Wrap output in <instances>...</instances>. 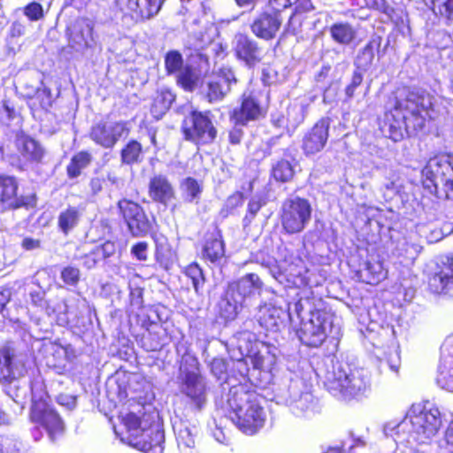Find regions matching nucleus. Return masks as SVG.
I'll list each match as a JSON object with an SVG mask.
<instances>
[{
	"label": "nucleus",
	"mask_w": 453,
	"mask_h": 453,
	"mask_svg": "<svg viewBox=\"0 0 453 453\" xmlns=\"http://www.w3.org/2000/svg\"><path fill=\"white\" fill-rule=\"evenodd\" d=\"M432 96L425 90L404 87L394 93L392 107L384 112L381 132L394 142L416 134L426 125V116L433 110Z\"/></svg>",
	"instance_id": "1"
},
{
	"label": "nucleus",
	"mask_w": 453,
	"mask_h": 453,
	"mask_svg": "<svg viewBox=\"0 0 453 453\" xmlns=\"http://www.w3.org/2000/svg\"><path fill=\"white\" fill-rule=\"evenodd\" d=\"M262 399L251 385L232 386L224 406L226 413L242 433L253 435L264 426L266 419Z\"/></svg>",
	"instance_id": "2"
},
{
	"label": "nucleus",
	"mask_w": 453,
	"mask_h": 453,
	"mask_svg": "<svg viewBox=\"0 0 453 453\" xmlns=\"http://www.w3.org/2000/svg\"><path fill=\"white\" fill-rule=\"evenodd\" d=\"M27 418L34 425L30 429V434L35 441L43 437L41 428L45 430L53 443L65 435V424L46 391L32 392Z\"/></svg>",
	"instance_id": "3"
},
{
	"label": "nucleus",
	"mask_w": 453,
	"mask_h": 453,
	"mask_svg": "<svg viewBox=\"0 0 453 453\" xmlns=\"http://www.w3.org/2000/svg\"><path fill=\"white\" fill-rule=\"evenodd\" d=\"M313 308L310 311V318L300 324L296 334L300 342L310 348H318L326 341L333 327L334 314L327 303L321 298L311 297Z\"/></svg>",
	"instance_id": "4"
},
{
	"label": "nucleus",
	"mask_w": 453,
	"mask_h": 453,
	"mask_svg": "<svg viewBox=\"0 0 453 453\" xmlns=\"http://www.w3.org/2000/svg\"><path fill=\"white\" fill-rule=\"evenodd\" d=\"M269 105V91L263 87L250 86L242 93L240 104L230 111L229 119L234 125L245 127L265 118Z\"/></svg>",
	"instance_id": "5"
},
{
	"label": "nucleus",
	"mask_w": 453,
	"mask_h": 453,
	"mask_svg": "<svg viewBox=\"0 0 453 453\" xmlns=\"http://www.w3.org/2000/svg\"><path fill=\"white\" fill-rule=\"evenodd\" d=\"M325 386L329 393L343 400L362 395L370 387L369 377L363 368L339 367L332 372Z\"/></svg>",
	"instance_id": "6"
},
{
	"label": "nucleus",
	"mask_w": 453,
	"mask_h": 453,
	"mask_svg": "<svg viewBox=\"0 0 453 453\" xmlns=\"http://www.w3.org/2000/svg\"><path fill=\"white\" fill-rule=\"evenodd\" d=\"M421 185L427 195L453 200V178L449 162L434 156L421 170Z\"/></svg>",
	"instance_id": "7"
},
{
	"label": "nucleus",
	"mask_w": 453,
	"mask_h": 453,
	"mask_svg": "<svg viewBox=\"0 0 453 453\" xmlns=\"http://www.w3.org/2000/svg\"><path fill=\"white\" fill-rule=\"evenodd\" d=\"M180 133L183 140L197 150L212 144L218 136V129L211 111H190L181 121Z\"/></svg>",
	"instance_id": "8"
},
{
	"label": "nucleus",
	"mask_w": 453,
	"mask_h": 453,
	"mask_svg": "<svg viewBox=\"0 0 453 453\" xmlns=\"http://www.w3.org/2000/svg\"><path fill=\"white\" fill-rule=\"evenodd\" d=\"M312 208L303 197L296 196L286 199L280 207V222L285 234L302 233L311 219Z\"/></svg>",
	"instance_id": "9"
},
{
	"label": "nucleus",
	"mask_w": 453,
	"mask_h": 453,
	"mask_svg": "<svg viewBox=\"0 0 453 453\" xmlns=\"http://www.w3.org/2000/svg\"><path fill=\"white\" fill-rule=\"evenodd\" d=\"M180 380V390L189 399L190 408L201 411L207 402L208 387L196 358L192 359L190 369L183 370Z\"/></svg>",
	"instance_id": "10"
},
{
	"label": "nucleus",
	"mask_w": 453,
	"mask_h": 453,
	"mask_svg": "<svg viewBox=\"0 0 453 453\" xmlns=\"http://www.w3.org/2000/svg\"><path fill=\"white\" fill-rule=\"evenodd\" d=\"M116 206L119 219L132 236L143 237L152 230V223L140 203L123 197L117 202Z\"/></svg>",
	"instance_id": "11"
},
{
	"label": "nucleus",
	"mask_w": 453,
	"mask_h": 453,
	"mask_svg": "<svg viewBox=\"0 0 453 453\" xmlns=\"http://www.w3.org/2000/svg\"><path fill=\"white\" fill-rule=\"evenodd\" d=\"M17 168L25 171L30 166H37L45 163L47 150L36 138L25 131L19 130L14 136Z\"/></svg>",
	"instance_id": "12"
},
{
	"label": "nucleus",
	"mask_w": 453,
	"mask_h": 453,
	"mask_svg": "<svg viewBox=\"0 0 453 453\" xmlns=\"http://www.w3.org/2000/svg\"><path fill=\"white\" fill-rule=\"evenodd\" d=\"M409 419L411 433L418 443H424L426 440L436 435L441 426V413L436 408L424 407L418 411L412 409Z\"/></svg>",
	"instance_id": "13"
},
{
	"label": "nucleus",
	"mask_w": 453,
	"mask_h": 453,
	"mask_svg": "<svg viewBox=\"0 0 453 453\" xmlns=\"http://www.w3.org/2000/svg\"><path fill=\"white\" fill-rule=\"evenodd\" d=\"M94 22L87 17H78L65 29L66 47L71 50L84 52L95 44Z\"/></svg>",
	"instance_id": "14"
},
{
	"label": "nucleus",
	"mask_w": 453,
	"mask_h": 453,
	"mask_svg": "<svg viewBox=\"0 0 453 453\" xmlns=\"http://www.w3.org/2000/svg\"><path fill=\"white\" fill-rule=\"evenodd\" d=\"M129 133L130 128L127 121H115L111 125L99 121L91 127L89 138L104 149H111L122 137H127Z\"/></svg>",
	"instance_id": "15"
},
{
	"label": "nucleus",
	"mask_w": 453,
	"mask_h": 453,
	"mask_svg": "<svg viewBox=\"0 0 453 453\" xmlns=\"http://www.w3.org/2000/svg\"><path fill=\"white\" fill-rule=\"evenodd\" d=\"M165 433L158 413L144 423L142 431L136 434L135 445L145 453H163Z\"/></svg>",
	"instance_id": "16"
},
{
	"label": "nucleus",
	"mask_w": 453,
	"mask_h": 453,
	"mask_svg": "<svg viewBox=\"0 0 453 453\" xmlns=\"http://www.w3.org/2000/svg\"><path fill=\"white\" fill-rule=\"evenodd\" d=\"M273 355L269 349V344L263 341H248L246 352L236 361V368L243 377H248L250 362L254 370L262 371L265 369L266 361H272Z\"/></svg>",
	"instance_id": "17"
},
{
	"label": "nucleus",
	"mask_w": 453,
	"mask_h": 453,
	"mask_svg": "<svg viewBox=\"0 0 453 453\" xmlns=\"http://www.w3.org/2000/svg\"><path fill=\"white\" fill-rule=\"evenodd\" d=\"M166 0H119L121 12L135 23H142L157 15Z\"/></svg>",
	"instance_id": "18"
},
{
	"label": "nucleus",
	"mask_w": 453,
	"mask_h": 453,
	"mask_svg": "<svg viewBox=\"0 0 453 453\" xmlns=\"http://www.w3.org/2000/svg\"><path fill=\"white\" fill-rule=\"evenodd\" d=\"M331 119L328 117L320 118L303 135L302 150L306 157L321 152L329 138Z\"/></svg>",
	"instance_id": "19"
},
{
	"label": "nucleus",
	"mask_w": 453,
	"mask_h": 453,
	"mask_svg": "<svg viewBox=\"0 0 453 453\" xmlns=\"http://www.w3.org/2000/svg\"><path fill=\"white\" fill-rule=\"evenodd\" d=\"M233 51L236 59L249 67H254L264 58L263 48L255 39L244 33L235 35Z\"/></svg>",
	"instance_id": "20"
},
{
	"label": "nucleus",
	"mask_w": 453,
	"mask_h": 453,
	"mask_svg": "<svg viewBox=\"0 0 453 453\" xmlns=\"http://www.w3.org/2000/svg\"><path fill=\"white\" fill-rule=\"evenodd\" d=\"M427 288L435 295H448L453 291V254L446 256L437 270L428 276Z\"/></svg>",
	"instance_id": "21"
},
{
	"label": "nucleus",
	"mask_w": 453,
	"mask_h": 453,
	"mask_svg": "<svg viewBox=\"0 0 453 453\" xmlns=\"http://www.w3.org/2000/svg\"><path fill=\"white\" fill-rule=\"evenodd\" d=\"M282 18L279 10L264 11L252 21L250 27L253 35L260 39L271 41L280 29Z\"/></svg>",
	"instance_id": "22"
},
{
	"label": "nucleus",
	"mask_w": 453,
	"mask_h": 453,
	"mask_svg": "<svg viewBox=\"0 0 453 453\" xmlns=\"http://www.w3.org/2000/svg\"><path fill=\"white\" fill-rule=\"evenodd\" d=\"M148 195L154 203L167 205L175 199L176 192L166 175L155 174L150 179Z\"/></svg>",
	"instance_id": "23"
},
{
	"label": "nucleus",
	"mask_w": 453,
	"mask_h": 453,
	"mask_svg": "<svg viewBox=\"0 0 453 453\" xmlns=\"http://www.w3.org/2000/svg\"><path fill=\"white\" fill-rule=\"evenodd\" d=\"M226 257V244L223 234L219 227L205 234L202 248V259L218 265Z\"/></svg>",
	"instance_id": "24"
},
{
	"label": "nucleus",
	"mask_w": 453,
	"mask_h": 453,
	"mask_svg": "<svg viewBox=\"0 0 453 453\" xmlns=\"http://www.w3.org/2000/svg\"><path fill=\"white\" fill-rule=\"evenodd\" d=\"M18 181L15 177L0 174V203L6 204L9 209L27 208L30 203L27 197L17 196Z\"/></svg>",
	"instance_id": "25"
},
{
	"label": "nucleus",
	"mask_w": 453,
	"mask_h": 453,
	"mask_svg": "<svg viewBox=\"0 0 453 453\" xmlns=\"http://www.w3.org/2000/svg\"><path fill=\"white\" fill-rule=\"evenodd\" d=\"M359 281L376 286L382 282L388 276V270L378 254L368 256L365 267L357 272Z\"/></svg>",
	"instance_id": "26"
},
{
	"label": "nucleus",
	"mask_w": 453,
	"mask_h": 453,
	"mask_svg": "<svg viewBox=\"0 0 453 453\" xmlns=\"http://www.w3.org/2000/svg\"><path fill=\"white\" fill-rule=\"evenodd\" d=\"M382 43V37L378 34H373L361 48L355 58L354 65L357 69L366 71L374 61L375 54L380 51Z\"/></svg>",
	"instance_id": "27"
},
{
	"label": "nucleus",
	"mask_w": 453,
	"mask_h": 453,
	"mask_svg": "<svg viewBox=\"0 0 453 453\" xmlns=\"http://www.w3.org/2000/svg\"><path fill=\"white\" fill-rule=\"evenodd\" d=\"M175 94L167 88L157 89L152 98L150 111L152 117L159 120L170 110L175 101Z\"/></svg>",
	"instance_id": "28"
},
{
	"label": "nucleus",
	"mask_w": 453,
	"mask_h": 453,
	"mask_svg": "<svg viewBox=\"0 0 453 453\" xmlns=\"http://www.w3.org/2000/svg\"><path fill=\"white\" fill-rule=\"evenodd\" d=\"M81 218L80 209L73 205H68L65 209L62 210L58 216L57 226L58 230L67 236L75 227L78 226Z\"/></svg>",
	"instance_id": "29"
},
{
	"label": "nucleus",
	"mask_w": 453,
	"mask_h": 453,
	"mask_svg": "<svg viewBox=\"0 0 453 453\" xmlns=\"http://www.w3.org/2000/svg\"><path fill=\"white\" fill-rule=\"evenodd\" d=\"M329 35L334 42L349 45L357 38V30L349 22L338 21L329 27Z\"/></svg>",
	"instance_id": "30"
},
{
	"label": "nucleus",
	"mask_w": 453,
	"mask_h": 453,
	"mask_svg": "<svg viewBox=\"0 0 453 453\" xmlns=\"http://www.w3.org/2000/svg\"><path fill=\"white\" fill-rule=\"evenodd\" d=\"M157 414L155 411L144 412L142 417H139L134 412L119 413V419L134 440L139 431H142L143 424L148 423L149 419L154 418V415Z\"/></svg>",
	"instance_id": "31"
},
{
	"label": "nucleus",
	"mask_w": 453,
	"mask_h": 453,
	"mask_svg": "<svg viewBox=\"0 0 453 453\" xmlns=\"http://www.w3.org/2000/svg\"><path fill=\"white\" fill-rule=\"evenodd\" d=\"M93 157L88 150H81L74 153L65 166L66 176L69 180H74L82 174L92 163Z\"/></svg>",
	"instance_id": "32"
},
{
	"label": "nucleus",
	"mask_w": 453,
	"mask_h": 453,
	"mask_svg": "<svg viewBox=\"0 0 453 453\" xmlns=\"http://www.w3.org/2000/svg\"><path fill=\"white\" fill-rule=\"evenodd\" d=\"M146 150L135 139L129 140L120 150V161L123 165H134L141 164L144 159Z\"/></svg>",
	"instance_id": "33"
},
{
	"label": "nucleus",
	"mask_w": 453,
	"mask_h": 453,
	"mask_svg": "<svg viewBox=\"0 0 453 453\" xmlns=\"http://www.w3.org/2000/svg\"><path fill=\"white\" fill-rule=\"evenodd\" d=\"M14 349L10 344L0 347V380L10 383L14 380Z\"/></svg>",
	"instance_id": "34"
},
{
	"label": "nucleus",
	"mask_w": 453,
	"mask_h": 453,
	"mask_svg": "<svg viewBox=\"0 0 453 453\" xmlns=\"http://www.w3.org/2000/svg\"><path fill=\"white\" fill-rule=\"evenodd\" d=\"M176 76V83L186 92H192L197 87L199 75L190 65H186L179 71Z\"/></svg>",
	"instance_id": "35"
},
{
	"label": "nucleus",
	"mask_w": 453,
	"mask_h": 453,
	"mask_svg": "<svg viewBox=\"0 0 453 453\" xmlns=\"http://www.w3.org/2000/svg\"><path fill=\"white\" fill-rule=\"evenodd\" d=\"M177 448L180 453H195L196 439L195 435L188 427H180L175 430Z\"/></svg>",
	"instance_id": "36"
},
{
	"label": "nucleus",
	"mask_w": 453,
	"mask_h": 453,
	"mask_svg": "<svg viewBox=\"0 0 453 453\" xmlns=\"http://www.w3.org/2000/svg\"><path fill=\"white\" fill-rule=\"evenodd\" d=\"M245 200V196L242 191L236 190L229 195L225 200L222 207L219 210V215L223 218H228L234 215L237 211L242 207Z\"/></svg>",
	"instance_id": "37"
},
{
	"label": "nucleus",
	"mask_w": 453,
	"mask_h": 453,
	"mask_svg": "<svg viewBox=\"0 0 453 453\" xmlns=\"http://www.w3.org/2000/svg\"><path fill=\"white\" fill-rule=\"evenodd\" d=\"M295 174L294 167L291 163L286 159H280L272 167L271 176L278 182L290 181Z\"/></svg>",
	"instance_id": "38"
},
{
	"label": "nucleus",
	"mask_w": 453,
	"mask_h": 453,
	"mask_svg": "<svg viewBox=\"0 0 453 453\" xmlns=\"http://www.w3.org/2000/svg\"><path fill=\"white\" fill-rule=\"evenodd\" d=\"M180 189L188 202L198 201L203 192V185L193 177H187L180 182Z\"/></svg>",
	"instance_id": "39"
},
{
	"label": "nucleus",
	"mask_w": 453,
	"mask_h": 453,
	"mask_svg": "<svg viewBox=\"0 0 453 453\" xmlns=\"http://www.w3.org/2000/svg\"><path fill=\"white\" fill-rule=\"evenodd\" d=\"M165 71L167 75L176 74L184 67L181 53L177 50H168L164 57Z\"/></svg>",
	"instance_id": "40"
},
{
	"label": "nucleus",
	"mask_w": 453,
	"mask_h": 453,
	"mask_svg": "<svg viewBox=\"0 0 453 453\" xmlns=\"http://www.w3.org/2000/svg\"><path fill=\"white\" fill-rule=\"evenodd\" d=\"M228 92V88H225L222 83L212 77L207 82L205 97L209 103L212 104L223 100Z\"/></svg>",
	"instance_id": "41"
},
{
	"label": "nucleus",
	"mask_w": 453,
	"mask_h": 453,
	"mask_svg": "<svg viewBox=\"0 0 453 453\" xmlns=\"http://www.w3.org/2000/svg\"><path fill=\"white\" fill-rule=\"evenodd\" d=\"M425 3L428 0H423ZM434 13L447 21H453V0H429Z\"/></svg>",
	"instance_id": "42"
},
{
	"label": "nucleus",
	"mask_w": 453,
	"mask_h": 453,
	"mask_svg": "<svg viewBox=\"0 0 453 453\" xmlns=\"http://www.w3.org/2000/svg\"><path fill=\"white\" fill-rule=\"evenodd\" d=\"M213 77L222 83L225 88H228L229 91L232 86L235 85L238 81L234 69L229 66H221L214 73Z\"/></svg>",
	"instance_id": "43"
},
{
	"label": "nucleus",
	"mask_w": 453,
	"mask_h": 453,
	"mask_svg": "<svg viewBox=\"0 0 453 453\" xmlns=\"http://www.w3.org/2000/svg\"><path fill=\"white\" fill-rule=\"evenodd\" d=\"M185 275L192 281L196 292H198L199 287L204 282V276L202 268L196 262L187 265L184 270Z\"/></svg>",
	"instance_id": "44"
},
{
	"label": "nucleus",
	"mask_w": 453,
	"mask_h": 453,
	"mask_svg": "<svg viewBox=\"0 0 453 453\" xmlns=\"http://www.w3.org/2000/svg\"><path fill=\"white\" fill-rule=\"evenodd\" d=\"M265 204V202L262 198H250L247 204V210L245 216L243 217V225L247 226L251 224L258 211Z\"/></svg>",
	"instance_id": "45"
},
{
	"label": "nucleus",
	"mask_w": 453,
	"mask_h": 453,
	"mask_svg": "<svg viewBox=\"0 0 453 453\" xmlns=\"http://www.w3.org/2000/svg\"><path fill=\"white\" fill-rule=\"evenodd\" d=\"M23 14L31 22L41 20L44 18V10L42 5L36 1L27 4L22 8Z\"/></svg>",
	"instance_id": "46"
},
{
	"label": "nucleus",
	"mask_w": 453,
	"mask_h": 453,
	"mask_svg": "<svg viewBox=\"0 0 453 453\" xmlns=\"http://www.w3.org/2000/svg\"><path fill=\"white\" fill-rule=\"evenodd\" d=\"M60 277L65 285L75 287L81 280V272L75 266L67 265L61 270Z\"/></svg>",
	"instance_id": "47"
},
{
	"label": "nucleus",
	"mask_w": 453,
	"mask_h": 453,
	"mask_svg": "<svg viewBox=\"0 0 453 453\" xmlns=\"http://www.w3.org/2000/svg\"><path fill=\"white\" fill-rule=\"evenodd\" d=\"M277 137H272L266 141H261L259 145L251 151L255 157L264 159L272 154L273 146L275 145Z\"/></svg>",
	"instance_id": "48"
},
{
	"label": "nucleus",
	"mask_w": 453,
	"mask_h": 453,
	"mask_svg": "<svg viewBox=\"0 0 453 453\" xmlns=\"http://www.w3.org/2000/svg\"><path fill=\"white\" fill-rule=\"evenodd\" d=\"M363 80L364 77L360 70L357 69L352 73L350 82L345 88L347 99H351L355 96L356 89L362 84Z\"/></svg>",
	"instance_id": "49"
},
{
	"label": "nucleus",
	"mask_w": 453,
	"mask_h": 453,
	"mask_svg": "<svg viewBox=\"0 0 453 453\" xmlns=\"http://www.w3.org/2000/svg\"><path fill=\"white\" fill-rule=\"evenodd\" d=\"M96 251L100 256V258L108 259L113 257L117 252L116 242L111 240H106L102 244L95 247Z\"/></svg>",
	"instance_id": "50"
},
{
	"label": "nucleus",
	"mask_w": 453,
	"mask_h": 453,
	"mask_svg": "<svg viewBox=\"0 0 453 453\" xmlns=\"http://www.w3.org/2000/svg\"><path fill=\"white\" fill-rule=\"evenodd\" d=\"M50 92L46 91L45 89L42 90H37L34 96H33V104L32 108L35 109H46L50 104L49 102L50 100Z\"/></svg>",
	"instance_id": "51"
},
{
	"label": "nucleus",
	"mask_w": 453,
	"mask_h": 453,
	"mask_svg": "<svg viewBox=\"0 0 453 453\" xmlns=\"http://www.w3.org/2000/svg\"><path fill=\"white\" fill-rule=\"evenodd\" d=\"M365 5L368 9L378 11L381 13L390 15L393 12L386 0H365Z\"/></svg>",
	"instance_id": "52"
},
{
	"label": "nucleus",
	"mask_w": 453,
	"mask_h": 453,
	"mask_svg": "<svg viewBox=\"0 0 453 453\" xmlns=\"http://www.w3.org/2000/svg\"><path fill=\"white\" fill-rule=\"evenodd\" d=\"M238 125H234L227 132V141L233 146H238L242 143L244 137V131Z\"/></svg>",
	"instance_id": "53"
},
{
	"label": "nucleus",
	"mask_w": 453,
	"mask_h": 453,
	"mask_svg": "<svg viewBox=\"0 0 453 453\" xmlns=\"http://www.w3.org/2000/svg\"><path fill=\"white\" fill-rule=\"evenodd\" d=\"M148 243L146 242H138L131 248L132 255L139 261L147 259Z\"/></svg>",
	"instance_id": "54"
},
{
	"label": "nucleus",
	"mask_w": 453,
	"mask_h": 453,
	"mask_svg": "<svg viewBox=\"0 0 453 453\" xmlns=\"http://www.w3.org/2000/svg\"><path fill=\"white\" fill-rule=\"evenodd\" d=\"M81 258L83 260L84 267L90 270L96 266L97 263L100 260V256L97 253V251H96V249L94 248L89 252L81 256Z\"/></svg>",
	"instance_id": "55"
},
{
	"label": "nucleus",
	"mask_w": 453,
	"mask_h": 453,
	"mask_svg": "<svg viewBox=\"0 0 453 453\" xmlns=\"http://www.w3.org/2000/svg\"><path fill=\"white\" fill-rule=\"evenodd\" d=\"M293 5H295V9L291 18L296 14L306 13L315 9L311 0H294Z\"/></svg>",
	"instance_id": "56"
},
{
	"label": "nucleus",
	"mask_w": 453,
	"mask_h": 453,
	"mask_svg": "<svg viewBox=\"0 0 453 453\" xmlns=\"http://www.w3.org/2000/svg\"><path fill=\"white\" fill-rule=\"evenodd\" d=\"M104 182H105V180L104 177H99V176L92 177L88 182V187H89L91 195H93V196L98 195L103 190Z\"/></svg>",
	"instance_id": "57"
},
{
	"label": "nucleus",
	"mask_w": 453,
	"mask_h": 453,
	"mask_svg": "<svg viewBox=\"0 0 453 453\" xmlns=\"http://www.w3.org/2000/svg\"><path fill=\"white\" fill-rule=\"evenodd\" d=\"M258 321L260 325L265 327L273 326L276 325V319L271 314L270 309H265V311H260Z\"/></svg>",
	"instance_id": "58"
},
{
	"label": "nucleus",
	"mask_w": 453,
	"mask_h": 453,
	"mask_svg": "<svg viewBox=\"0 0 453 453\" xmlns=\"http://www.w3.org/2000/svg\"><path fill=\"white\" fill-rule=\"evenodd\" d=\"M1 106L6 115L7 119L13 120L17 118L18 113L16 108L10 99H3L1 102Z\"/></svg>",
	"instance_id": "59"
},
{
	"label": "nucleus",
	"mask_w": 453,
	"mask_h": 453,
	"mask_svg": "<svg viewBox=\"0 0 453 453\" xmlns=\"http://www.w3.org/2000/svg\"><path fill=\"white\" fill-rule=\"evenodd\" d=\"M20 246L24 250H38L42 246V242L39 239H35L32 237H25L22 240Z\"/></svg>",
	"instance_id": "60"
},
{
	"label": "nucleus",
	"mask_w": 453,
	"mask_h": 453,
	"mask_svg": "<svg viewBox=\"0 0 453 453\" xmlns=\"http://www.w3.org/2000/svg\"><path fill=\"white\" fill-rule=\"evenodd\" d=\"M244 279L250 283V287L255 289H261L263 288V282L257 273H247Z\"/></svg>",
	"instance_id": "61"
},
{
	"label": "nucleus",
	"mask_w": 453,
	"mask_h": 453,
	"mask_svg": "<svg viewBox=\"0 0 453 453\" xmlns=\"http://www.w3.org/2000/svg\"><path fill=\"white\" fill-rule=\"evenodd\" d=\"M26 27L19 21H14L10 27L11 37H20L25 34Z\"/></svg>",
	"instance_id": "62"
},
{
	"label": "nucleus",
	"mask_w": 453,
	"mask_h": 453,
	"mask_svg": "<svg viewBox=\"0 0 453 453\" xmlns=\"http://www.w3.org/2000/svg\"><path fill=\"white\" fill-rule=\"evenodd\" d=\"M294 0H268L270 5H272V10H279L285 9L293 5Z\"/></svg>",
	"instance_id": "63"
},
{
	"label": "nucleus",
	"mask_w": 453,
	"mask_h": 453,
	"mask_svg": "<svg viewBox=\"0 0 453 453\" xmlns=\"http://www.w3.org/2000/svg\"><path fill=\"white\" fill-rule=\"evenodd\" d=\"M31 302L35 306L37 307H45L46 306V301L44 300L43 296L41 295L40 292H34L30 295Z\"/></svg>",
	"instance_id": "64"
}]
</instances>
